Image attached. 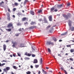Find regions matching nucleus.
Listing matches in <instances>:
<instances>
[{
  "instance_id": "nucleus-1",
  "label": "nucleus",
  "mask_w": 74,
  "mask_h": 74,
  "mask_svg": "<svg viewBox=\"0 0 74 74\" xmlns=\"http://www.w3.org/2000/svg\"><path fill=\"white\" fill-rule=\"evenodd\" d=\"M58 10L57 9H55V8L52 7L50 8L51 12H57Z\"/></svg>"
},
{
  "instance_id": "nucleus-2",
  "label": "nucleus",
  "mask_w": 74,
  "mask_h": 74,
  "mask_svg": "<svg viewBox=\"0 0 74 74\" xmlns=\"http://www.w3.org/2000/svg\"><path fill=\"white\" fill-rule=\"evenodd\" d=\"M10 27H12L11 29H14V27L13 26V24L12 23H9L7 26V27L10 28Z\"/></svg>"
},
{
  "instance_id": "nucleus-3",
  "label": "nucleus",
  "mask_w": 74,
  "mask_h": 74,
  "mask_svg": "<svg viewBox=\"0 0 74 74\" xmlns=\"http://www.w3.org/2000/svg\"><path fill=\"white\" fill-rule=\"evenodd\" d=\"M47 45H51V44L52 45H53L54 44L53 42H51V41H47Z\"/></svg>"
},
{
  "instance_id": "nucleus-4",
  "label": "nucleus",
  "mask_w": 74,
  "mask_h": 74,
  "mask_svg": "<svg viewBox=\"0 0 74 74\" xmlns=\"http://www.w3.org/2000/svg\"><path fill=\"white\" fill-rule=\"evenodd\" d=\"M12 42L13 44L12 45V47H15V45H16L17 44V42H14V41H12Z\"/></svg>"
},
{
  "instance_id": "nucleus-5",
  "label": "nucleus",
  "mask_w": 74,
  "mask_h": 74,
  "mask_svg": "<svg viewBox=\"0 0 74 74\" xmlns=\"http://www.w3.org/2000/svg\"><path fill=\"white\" fill-rule=\"evenodd\" d=\"M25 55H26L27 56H30L32 55V54L27 53V52H26L25 53Z\"/></svg>"
},
{
  "instance_id": "nucleus-6",
  "label": "nucleus",
  "mask_w": 74,
  "mask_h": 74,
  "mask_svg": "<svg viewBox=\"0 0 74 74\" xmlns=\"http://www.w3.org/2000/svg\"><path fill=\"white\" fill-rule=\"evenodd\" d=\"M62 6H63V5L62 4H61L60 5H57V7L59 9V8H61V7H62Z\"/></svg>"
},
{
  "instance_id": "nucleus-7",
  "label": "nucleus",
  "mask_w": 74,
  "mask_h": 74,
  "mask_svg": "<svg viewBox=\"0 0 74 74\" xmlns=\"http://www.w3.org/2000/svg\"><path fill=\"white\" fill-rule=\"evenodd\" d=\"M63 16L66 19H68V15H66L65 14H63Z\"/></svg>"
},
{
  "instance_id": "nucleus-8",
  "label": "nucleus",
  "mask_w": 74,
  "mask_h": 74,
  "mask_svg": "<svg viewBox=\"0 0 74 74\" xmlns=\"http://www.w3.org/2000/svg\"><path fill=\"white\" fill-rule=\"evenodd\" d=\"M27 18L26 17H23L22 19V21H27Z\"/></svg>"
},
{
  "instance_id": "nucleus-9",
  "label": "nucleus",
  "mask_w": 74,
  "mask_h": 74,
  "mask_svg": "<svg viewBox=\"0 0 74 74\" xmlns=\"http://www.w3.org/2000/svg\"><path fill=\"white\" fill-rule=\"evenodd\" d=\"M33 63H38V61L37 59H35L34 60Z\"/></svg>"
},
{
  "instance_id": "nucleus-10",
  "label": "nucleus",
  "mask_w": 74,
  "mask_h": 74,
  "mask_svg": "<svg viewBox=\"0 0 74 74\" xmlns=\"http://www.w3.org/2000/svg\"><path fill=\"white\" fill-rule=\"evenodd\" d=\"M44 23H48V21H47V19L46 18H44Z\"/></svg>"
},
{
  "instance_id": "nucleus-11",
  "label": "nucleus",
  "mask_w": 74,
  "mask_h": 74,
  "mask_svg": "<svg viewBox=\"0 0 74 74\" xmlns=\"http://www.w3.org/2000/svg\"><path fill=\"white\" fill-rule=\"evenodd\" d=\"M30 24L31 25H34V24H36V23L35 22L32 21L30 23Z\"/></svg>"
},
{
  "instance_id": "nucleus-12",
  "label": "nucleus",
  "mask_w": 74,
  "mask_h": 74,
  "mask_svg": "<svg viewBox=\"0 0 74 74\" xmlns=\"http://www.w3.org/2000/svg\"><path fill=\"white\" fill-rule=\"evenodd\" d=\"M70 29L71 30V31H74V27L72 26L71 27H70Z\"/></svg>"
},
{
  "instance_id": "nucleus-13",
  "label": "nucleus",
  "mask_w": 74,
  "mask_h": 74,
  "mask_svg": "<svg viewBox=\"0 0 74 74\" xmlns=\"http://www.w3.org/2000/svg\"><path fill=\"white\" fill-rule=\"evenodd\" d=\"M5 30H6V31H7V32H11V30H12L11 29V28H10V29H6Z\"/></svg>"
},
{
  "instance_id": "nucleus-14",
  "label": "nucleus",
  "mask_w": 74,
  "mask_h": 74,
  "mask_svg": "<svg viewBox=\"0 0 74 74\" xmlns=\"http://www.w3.org/2000/svg\"><path fill=\"white\" fill-rule=\"evenodd\" d=\"M49 18L50 21H52V16L51 15L49 17Z\"/></svg>"
},
{
  "instance_id": "nucleus-15",
  "label": "nucleus",
  "mask_w": 74,
  "mask_h": 74,
  "mask_svg": "<svg viewBox=\"0 0 74 74\" xmlns=\"http://www.w3.org/2000/svg\"><path fill=\"white\" fill-rule=\"evenodd\" d=\"M68 18H71V14L70 13H69L68 14Z\"/></svg>"
},
{
  "instance_id": "nucleus-16",
  "label": "nucleus",
  "mask_w": 74,
  "mask_h": 74,
  "mask_svg": "<svg viewBox=\"0 0 74 74\" xmlns=\"http://www.w3.org/2000/svg\"><path fill=\"white\" fill-rule=\"evenodd\" d=\"M7 19L8 20L10 21H11V18H10V16H7Z\"/></svg>"
},
{
  "instance_id": "nucleus-17",
  "label": "nucleus",
  "mask_w": 74,
  "mask_h": 74,
  "mask_svg": "<svg viewBox=\"0 0 74 74\" xmlns=\"http://www.w3.org/2000/svg\"><path fill=\"white\" fill-rule=\"evenodd\" d=\"M42 71L43 72L44 74H47V72L46 71H45L44 69H42Z\"/></svg>"
},
{
  "instance_id": "nucleus-18",
  "label": "nucleus",
  "mask_w": 74,
  "mask_h": 74,
  "mask_svg": "<svg viewBox=\"0 0 74 74\" xmlns=\"http://www.w3.org/2000/svg\"><path fill=\"white\" fill-rule=\"evenodd\" d=\"M30 13L32 15H34V12H33V11H31L30 12Z\"/></svg>"
},
{
  "instance_id": "nucleus-19",
  "label": "nucleus",
  "mask_w": 74,
  "mask_h": 74,
  "mask_svg": "<svg viewBox=\"0 0 74 74\" xmlns=\"http://www.w3.org/2000/svg\"><path fill=\"white\" fill-rule=\"evenodd\" d=\"M14 5L15 6H18V5H19V4L17 2H15L14 3Z\"/></svg>"
},
{
  "instance_id": "nucleus-20",
  "label": "nucleus",
  "mask_w": 74,
  "mask_h": 74,
  "mask_svg": "<svg viewBox=\"0 0 74 74\" xmlns=\"http://www.w3.org/2000/svg\"><path fill=\"white\" fill-rule=\"evenodd\" d=\"M47 50H48V52H49V53H51V49H50L49 48H48L47 49Z\"/></svg>"
},
{
  "instance_id": "nucleus-21",
  "label": "nucleus",
  "mask_w": 74,
  "mask_h": 74,
  "mask_svg": "<svg viewBox=\"0 0 74 74\" xmlns=\"http://www.w3.org/2000/svg\"><path fill=\"white\" fill-rule=\"evenodd\" d=\"M13 67L14 69H18V67H17L16 66H13Z\"/></svg>"
},
{
  "instance_id": "nucleus-22",
  "label": "nucleus",
  "mask_w": 74,
  "mask_h": 74,
  "mask_svg": "<svg viewBox=\"0 0 74 74\" xmlns=\"http://www.w3.org/2000/svg\"><path fill=\"white\" fill-rule=\"evenodd\" d=\"M7 16H10V14L9 12H7Z\"/></svg>"
},
{
  "instance_id": "nucleus-23",
  "label": "nucleus",
  "mask_w": 74,
  "mask_h": 74,
  "mask_svg": "<svg viewBox=\"0 0 74 74\" xmlns=\"http://www.w3.org/2000/svg\"><path fill=\"white\" fill-rule=\"evenodd\" d=\"M40 64H42V58H41L40 59Z\"/></svg>"
},
{
  "instance_id": "nucleus-24",
  "label": "nucleus",
  "mask_w": 74,
  "mask_h": 74,
  "mask_svg": "<svg viewBox=\"0 0 74 74\" xmlns=\"http://www.w3.org/2000/svg\"><path fill=\"white\" fill-rule=\"evenodd\" d=\"M7 71H8V70H9L10 69V68L9 67H7L6 68Z\"/></svg>"
},
{
  "instance_id": "nucleus-25",
  "label": "nucleus",
  "mask_w": 74,
  "mask_h": 74,
  "mask_svg": "<svg viewBox=\"0 0 74 74\" xmlns=\"http://www.w3.org/2000/svg\"><path fill=\"white\" fill-rule=\"evenodd\" d=\"M74 50L73 49H72L70 50V52L71 53H72L73 52H74Z\"/></svg>"
},
{
  "instance_id": "nucleus-26",
  "label": "nucleus",
  "mask_w": 74,
  "mask_h": 74,
  "mask_svg": "<svg viewBox=\"0 0 74 74\" xmlns=\"http://www.w3.org/2000/svg\"><path fill=\"white\" fill-rule=\"evenodd\" d=\"M53 40H54V41H57V39H56V38L54 37L53 38Z\"/></svg>"
},
{
  "instance_id": "nucleus-27",
  "label": "nucleus",
  "mask_w": 74,
  "mask_h": 74,
  "mask_svg": "<svg viewBox=\"0 0 74 74\" xmlns=\"http://www.w3.org/2000/svg\"><path fill=\"white\" fill-rule=\"evenodd\" d=\"M25 60H29L30 59V58L28 57H25Z\"/></svg>"
},
{
  "instance_id": "nucleus-28",
  "label": "nucleus",
  "mask_w": 74,
  "mask_h": 74,
  "mask_svg": "<svg viewBox=\"0 0 74 74\" xmlns=\"http://www.w3.org/2000/svg\"><path fill=\"white\" fill-rule=\"evenodd\" d=\"M51 25H48V26L46 28L47 29H48L50 28V27H51Z\"/></svg>"
},
{
  "instance_id": "nucleus-29",
  "label": "nucleus",
  "mask_w": 74,
  "mask_h": 74,
  "mask_svg": "<svg viewBox=\"0 0 74 74\" xmlns=\"http://www.w3.org/2000/svg\"><path fill=\"white\" fill-rule=\"evenodd\" d=\"M27 74H31V72H30L29 71H27V72L26 73Z\"/></svg>"
},
{
  "instance_id": "nucleus-30",
  "label": "nucleus",
  "mask_w": 74,
  "mask_h": 74,
  "mask_svg": "<svg viewBox=\"0 0 74 74\" xmlns=\"http://www.w3.org/2000/svg\"><path fill=\"white\" fill-rule=\"evenodd\" d=\"M19 34H16L15 35V36H16V37H18V36H19Z\"/></svg>"
},
{
  "instance_id": "nucleus-31",
  "label": "nucleus",
  "mask_w": 74,
  "mask_h": 74,
  "mask_svg": "<svg viewBox=\"0 0 74 74\" xmlns=\"http://www.w3.org/2000/svg\"><path fill=\"white\" fill-rule=\"evenodd\" d=\"M6 50V47H3V50L5 51Z\"/></svg>"
},
{
  "instance_id": "nucleus-32",
  "label": "nucleus",
  "mask_w": 74,
  "mask_h": 74,
  "mask_svg": "<svg viewBox=\"0 0 74 74\" xmlns=\"http://www.w3.org/2000/svg\"><path fill=\"white\" fill-rule=\"evenodd\" d=\"M21 24L20 23H18L17 24V26H21Z\"/></svg>"
},
{
  "instance_id": "nucleus-33",
  "label": "nucleus",
  "mask_w": 74,
  "mask_h": 74,
  "mask_svg": "<svg viewBox=\"0 0 74 74\" xmlns=\"http://www.w3.org/2000/svg\"><path fill=\"white\" fill-rule=\"evenodd\" d=\"M42 12V10H39L38 12V13H41Z\"/></svg>"
},
{
  "instance_id": "nucleus-34",
  "label": "nucleus",
  "mask_w": 74,
  "mask_h": 74,
  "mask_svg": "<svg viewBox=\"0 0 74 74\" xmlns=\"http://www.w3.org/2000/svg\"><path fill=\"white\" fill-rule=\"evenodd\" d=\"M68 25L70 27H71V23H68Z\"/></svg>"
},
{
  "instance_id": "nucleus-35",
  "label": "nucleus",
  "mask_w": 74,
  "mask_h": 74,
  "mask_svg": "<svg viewBox=\"0 0 74 74\" xmlns=\"http://www.w3.org/2000/svg\"><path fill=\"white\" fill-rule=\"evenodd\" d=\"M29 29H34V28H33V26H31L30 27H29Z\"/></svg>"
},
{
  "instance_id": "nucleus-36",
  "label": "nucleus",
  "mask_w": 74,
  "mask_h": 74,
  "mask_svg": "<svg viewBox=\"0 0 74 74\" xmlns=\"http://www.w3.org/2000/svg\"><path fill=\"white\" fill-rule=\"evenodd\" d=\"M3 71L5 72H6V71H7V69H3Z\"/></svg>"
},
{
  "instance_id": "nucleus-37",
  "label": "nucleus",
  "mask_w": 74,
  "mask_h": 74,
  "mask_svg": "<svg viewBox=\"0 0 74 74\" xmlns=\"http://www.w3.org/2000/svg\"><path fill=\"white\" fill-rule=\"evenodd\" d=\"M13 11L14 12L15 11H16V8H14L13 9Z\"/></svg>"
},
{
  "instance_id": "nucleus-38",
  "label": "nucleus",
  "mask_w": 74,
  "mask_h": 74,
  "mask_svg": "<svg viewBox=\"0 0 74 74\" xmlns=\"http://www.w3.org/2000/svg\"><path fill=\"white\" fill-rule=\"evenodd\" d=\"M38 67H39V65H35V67L36 68H38Z\"/></svg>"
},
{
  "instance_id": "nucleus-39",
  "label": "nucleus",
  "mask_w": 74,
  "mask_h": 74,
  "mask_svg": "<svg viewBox=\"0 0 74 74\" xmlns=\"http://www.w3.org/2000/svg\"><path fill=\"white\" fill-rule=\"evenodd\" d=\"M17 15H18V16H20V15H21V13H18L17 14Z\"/></svg>"
},
{
  "instance_id": "nucleus-40",
  "label": "nucleus",
  "mask_w": 74,
  "mask_h": 74,
  "mask_svg": "<svg viewBox=\"0 0 74 74\" xmlns=\"http://www.w3.org/2000/svg\"><path fill=\"white\" fill-rule=\"evenodd\" d=\"M71 5L70 3H68L67 4V6H70Z\"/></svg>"
},
{
  "instance_id": "nucleus-41",
  "label": "nucleus",
  "mask_w": 74,
  "mask_h": 74,
  "mask_svg": "<svg viewBox=\"0 0 74 74\" xmlns=\"http://www.w3.org/2000/svg\"><path fill=\"white\" fill-rule=\"evenodd\" d=\"M69 60H71V61H73V58H70Z\"/></svg>"
},
{
  "instance_id": "nucleus-42",
  "label": "nucleus",
  "mask_w": 74,
  "mask_h": 74,
  "mask_svg": "<svg viewBox=\"0 0 74 74\" xmlns=\"http://www.w3.org/2000/svg\"><path fill=\"white\" fill-rule=\"evenodd\" d=\"M66 34H67V32L62 34V35H63V36H65V35H66Z\"/></svg>"
},
{
  "instance_id": "nucleus-43",
  "label": "nucleus",
  "mask_w": 74,
  "mask_h": 74,
  "mask_svg": "<svg viewBox=\"0 0 74 74\" xmlns=\"http://www.w3.org/2000/svg\"><path fill=\"white\" fill-rule=\"evenodd\" d=\"M17 55L18 56H21V54L19 53H17Z\"/></svg>"
},
{
  "instance_id": "nucleus-44",
  "label": "nucleus",
  "mask_w": 74,
  "mask_h": 74,
  "mask_svg": "<svg viewBox=\"0 0 74 74\" xmlns=\"http://www.w3.org/2000/svg\"><path fill=\"white\" fill-rule=\"evenodd\" d=\"M35 56H36V55H35L34 54H32V57H35Z\"/></svg>"
},
{
  "instance_id": "nucleus-45",
  "label": "nucleus",
  "mask_w": 74,
  "mask_h": 74,
  "mask_svg": "<svg viewBox=\"0 0 74 74\" xmlns=\"http://www.w3.org/2000/svg\"><path fill=\"white\" fill-rule=\"evenodd\" d=\"M18 31H19V32H21L22 29H21V28H20L18 29Z\"/></svg>"
},
{
  "instance_id": "nucleus-46",
  "label": "nucleus",
  "mask_w": 74,
  "mask_h": 74,
  "mask_svg": "<svg viewBox=\"0 0 74 74\" xmlns=\"http://www.w3.org/2000/svg\"><path fill=\"white\" fill-rule=\"evenodd\" d=\"M64 71L65 74H67V72L66 70H64Z\"/></svg>"
},
{
  "instance_id": "nucleus-47",
  "label": "nucleus",
  "mask_w": 74,
  "mask_h": 74,
  "mask_svg": "<svg viewBox=\"0 0 74 74\" xmlns=\"http://www.w3.org/2000/svg\"><path fill=\"white\" fill-rule=\"evenodd\" d=\"M33 27L34 29H36L37 28V26H33Z\"/></svg>"
},
{
  "instance_id": "nucleus-48",
  "label": "nucleus",
  "mask_w": 74,
  "mask_h": 74,
  "mask_svg": "<svg viewBox=\"0 0 74 74\" xmlns=\"http://www.w3.org/2000/svg\"><path fill=\"white\" fill-rule=\"evenodd\" d=\"M12 55L14 57H16V54H13Z\"/></svg>"
},
{
  "instance_id": "nucleus-49",
  "label": "nucleus",
  "mask_w": 74,
  "mask_h": 74,
  "mask_svg": "<svg viewBox=\"0 0 74 74\" xmlns=\"http://www.w3.org/2000/svg\"><path fill=\"white\" fill-rule=\"evenodd\" d=\"M60 69L62 70H64V68L63 67H61Z\"/></svg>"
},
{
  "instance_id": "nucleus-50",
  "label": "nucleus",
  "mask_w": 74,
  "mask_h": 74,
  "mask_svg": "<svg viewBox=\"0 0 74 74\" xmlns=\"http://www.w3.org/2000/svg\"><path fill=\"white\" fill-rule=\"evenodd\" d=\"M5 64L4 63L1 64V66H4V65H5Z\"/></svg>"
},
{
  "instance_id": "nucleus-51",
  "label": "nucleus",
  "mask_w": 74,
  "mask_h": 74,
  "mask_svg": "<svg viewBox=\"0 0 74 74\" xmlns=\"http://www.w3.org/2000/svg\"><path fill=\"white\" fill-rule=\"evenodd\" d=\"M69 23H71V21L70 20L69 21Z\"/></svg>"
},
{
  "instance_id": "nucleus-52",
  "label": "nucleus",
  "mask_w": 74,
  "mask_h": 74,
  "mask_svg": "<svg viewBox=\"0 0 74 74\" xmlns=\"http://www.w3.org/2000/svg\"><path fill=\"white\" fill-rule=\"evenodd\" d=\"M8 12H11V11H10V9H8Z\"/></svg>"
},
{
  "instance_id": "nucleus-53",
  "label": "nucleus",
  "mask_w": 74,
  "mask_h": 74,
  "mask_svg": "<svg viewBox=\"0 0 74 74\" xmlns=\"http://www.w3.org/2000/svg\"><path fill=\"white\" fill-rule=\"evenodd\" d=\"M58 56H60V57H62V56H61V55H60V54H58Z\"/></svg>"
},
{
  "instance_id": "nucleus-54",
  "label": "nucleus",
  "mask_w": 74,
  "mask_h": 74,
  "mask_svg": "<svg viewBox=\"0 0 74 74\" xmlns=\"http://www.w3.org/2000/svg\"><path fill=\"white\" fill-rule=\"evenodd\" d=\"M30 67L31 68V69H33V66L32 65H31L30 66Z\"/></svg>"
},
{
  "instance_id": "nucleus-55",
  "label": "nucleus",
  "mask_w": 74,
  "mask_h": 74,
  "mask_svg": "<svg viewBox=\"0 0 74 74\" xmlns=\"http://www.w3.org/2000/svg\"><path fill=\"white\" fill-rule=\"evenodd\" d=\"M9 42V40H7L5 41V42Z\"/></svg>"
},
{
  "instance_id": "nucleus-56",
  "label": "nucleus",
  "mask_w": 74,
  "mask_h": 74,
  "mask_svg": "<svg viewBox=\"0 0 74 74\" xmlns=\"http://www.w3.org/2000/svg\"><path fill=\"white\" fill-rule=\"evenodd\" d=\"M12 17L14 18H15V16L14 15H13Z\"/></svg>"
},
{
  "instance_id": "nucleus-57",
  "label": "nucleus",
  "mask_w": 74,
  "mask_h": 74,
  "mask_svg": "<svg viewBox=\"0 0 74 74\" xmlns=\"http://www.w3.org/2000/svg\"><path fill=\"white\" fill-rule=\"evenodd\" d=\"M40 73H41V72H40V71H39L38 72V74H40Z\"/></svg>"
},
{
  "instance_id": "nucleus-58",
  "label": "nucleus",
  "mask_w": 74,
  "mask_h": 74,
  "mask_svg": "<svg viewBox=\"0 0 74 74\" xmlns=\"http://www.w3.org/2000/svg\"><path fill=\"white\" fill-rule=\"evenodd\" d=\"M26 4V2L25 1H24V4Z\"/></svg>"
},
{
  "instance_id": "nucleus-59",
  "label": "nucleus",
  "mask_w": 74,
  "mask_h": 74,
  "mask_svg": "<svg viewBox=\"0 0 74 74\" xmlns=\"http://www.w3.org/2000/svg\"><path fill=\"white\" fill-rule=\"evenodd\" d=\"M39 21H42V19L40 18L39 20Z\"/></svg>"
},
{
  "instance_id": "nucleus-60",
  "label": "nucleus",
  "mask_w": 74,
  "mask_h": 74,
  "mask_svg": "<svg viewBox=\"0 0 74 74\" xmlns=\"http://www.w3.org/2000/svg\"><path fill=\"white\" fill-rule=\"evenodd\" d=\"M32 50H33V51H35V49H34L33 48V47H32Z\"/></svg>"
},
{
  "instance_id": "nucleus-61",
  "label": "nucleus",
  "mask_w": 74,
  "mask_h": 74,
  "mask_svg": "<svg viewBox=\"0 0 74 74\" xmlns=\"http://www.w3.org/2000/svg\"><path fill=\"white\" fill-rule=\"evenodd\" d=\"M25 2H29V1H28L27 0H25Z\"/></svg>"
},
{
  "instance_id": "nucleus-62",
  "label": "nucleus",
  "mask_w": 74,
  "mask_h": 74,
  "mask_svg": "<svg viewBox=\"0 0 74 74\" xmlns=\"http://www.w3.org/2000/svg\"><path fill=\"white\" fill-rule=\"evenodd\" d=\"M66 47H71V45H66Z\"/></svg>"
},
{
  "instance_id": "nucleus-63",
  "label": "nucleus",
  "mask_w": 74,
  "mask_h": 74,
  "mask_svg": "<svg viewBox=\"0 0 74 74\" xmlns=\"http://www.w3.org/2000/svg\"><path fill=\"white\" fill-rule=\"evenodd\" d=\"M24 24H25V25H26V24H28V23H27V22H26V23H24Z\"/></svg>"
},
{
  "instance_id": "nucleus-64",
  "label": "nucleus",
  "mask_w": 74,
  "mask_h": 74,
  "mask_svg": "<svg viewBox=\"0 0 74 74\" xmlns=\"http://www.w3.org/2000/svg\"><path fill=\"white\" fill-rule=\"evenodd\" d=\"M49 72H51V73H52V71L51 70L49 71Z\"/></svg>"
}]
</instances>
